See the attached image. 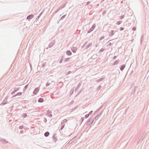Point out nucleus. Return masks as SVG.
<instances>
[{
  "mask_svg": "<svg viewBox=\"0 0 149 149\" xmlns=\"http://www.w3.org/2000/svg\"><path fill=\"white\" fill-rule=\"evenodd\" d=\"M95 24H94L91 27V28L87 31V33H89L90 32H91V31H93L94 29L95 28Z\"/></svg>",
  "mask_w": 149,
  "mask_h": 149,
  "instance_id": "obj_1",
  "label": "nucleus"
},
{
  "mask_svg": "<svg viewBox=\"0 0 149 149\" xmlns=\"http://www.w3.org/2000/svg\"><path fill=\"white\" fill-rule=\"evenodd\" d=\"M55 42L54 40H53L50 42L49 45L48 46L49 48L52 47L55 44Z\"/></svg>",
  "mask_w": 149,
  "mask_h": 149,
  "instance_id": "obj_2",
  "label": "nucleus"
},
{
  "mask_svg": "<svg viewBox=\"0 0 149 149\" xmlns=\"http://www.w3.org/2000/svg\"><path fill=\"white\" fill-rule=\"evenodd\" d=\"M34 17V15L32 14L29 15L27 17V19L30 20L31 19Z\"/></svg>",
  "mask_w": 149,
  "mask_h": 149,
  "instance_id": "obj_3",
  "label": "nucleus"
},
{
  "mask_svg": "<svg viewBox=\"0 0 149 149\" xmlns=\"http://www.w3.org/2000/svg\"><path fill=\"white\" fill-rule=\"evenodd\" d=\"M77 50V47H73L71 48V50L72 52L73 53H76V51Z\"/></svg>",
  "mask_w": 149,
  "mask_h": 149,
  "instance_id": "obj_4",
  "label": "nucleus"
},
{
  "mask_svg": "<svg viewBox=\"0 0 149 149\" xmlns=\"http://www.w3.org/2000/svg\"><path fill=\"white\" fill-rule=\"evenodd\" d=\"M53 81H52L51 80H49L48 81V82L46 84V86L47 87L49 85H50L51 84H51L52 82H53Z\"/></svg>",
  "mask_w": 149,
  "mask_h": 149,
  "instance_id": "obj_5",
  "label": "nucleus"
},
{
  "mask_svg": "<svg viewBox=\"0 0 149 149\" xmlns=\"http://www.w3.org/2000/svg\"><path fill=\"white\" fill-rule=\"evenodd\" d=\"M65 123H64V122L63 120L62 121V122L61 123V128H60V130H63V128L64 127L65 125Z\"/></svg>",
  "mask_w": 149,
  "mask_h": 149,
  "instance_id": "obj_6",
  "label": "nucleus"
},
{
  "mask_svg": "<svg viewBox=\"0 0 149 149\" xmlns=\"http://www.w3.org/2000/svg\"><path fill=\"white\" fill-rule=\"evenodd\" d=\"M39 91V89L38 88H36L33 92V94L34 95H36L37 93Z\"/></svg>",
  "mask_w": 149,
  "mask_h": 149,
  "instance_id": "obj_7",
  "label": "nucleus"
},
{
  "mask_svg": "<svg viewBox=\"0 0 149 149\" xmlns=\"http://www.w3.org/2000/svg\"><path fill=\"white\" fill-rule=\"evenodd\" d=\"M56 135V133L54 134L53 136V139L54 140V141L56 142L57 140V138L55 136Z\"/></svg>",
  "mask_w": 149,
  "mask_h": 149,
  "instance_id": "obj_8",
  "label": "nucleus"
},
{
  "mask_svg": "<svg viewBox=\"0 0 149 149\" xmlns=\"http://www.w3.org/2000/svg\"><path fill=\"white\" fill-rule=\"evenodd\" d=\"M72 52L70 50H68L66 51V54L68 56H70L72 55Z\"/></svg>",
  "mask_w": 149,
  "mask_h": 149,
  "instance_id": "obj_9",
  "label": "nucleus"
},
{
  "mask_svg": "<svg viewBox=\"0 0 149 149\" xmlns=\"http://www.w3.org/2000/svg\"><path fill=\"white\" fill-rule=\"evenodd\" d=\"M114 30H112L111 31V32L109 33V36H112L114 34Z\"/></svg>",
  "mask_w": 149,
  "mask_h": 149,
  "instance_id": "obj_10",
  "label": "nucleus"
},
{
  "mask_svg": "<svg viewBox=\"0 0 149 149\" xmlns=\"http://www.w3.org/2000/svg\"><path fill=\"white\" fill-rule=\"evenodd\" d=\"M1 141L3 144H5L6 143H8V141H6V140L4 139H1Z\"/></svg>",
  "mask_w": 149,
  "mask_h": 149,
  "instance_id": "obj_11",
  "label": "nucleus"
},
{
  "mask_svg": "<svg viewBox=\"0 0 149 149\" xmlns=\"http://www.w3.org/2000/svg\"><path fill=\"white\" fill-rule=\"evenodd\" d=\"M19 90V89L18 88H16V89H15L13 91L11 92V94L13 95L14 94L15 92Z\"/></svg>",
  "mask_w": 149,
  "mask_h": 149,
  "instance_id": "obj_12",
  "label": "nucleus"
},
{
  "mask_svg": "<svg viewBox=\"0 0 149 149\" xmlns=\"http://www.w3.org/2000/svg\"><path fill=\"white\" fill-rule=\"evenodd\" d=\"M81 85V84L80 83H79V84L77 85V87H76V88H75V91H76L79 89V88L80 87Z\"/></svg>",
  "mask_w": 149,
  "mask_h": 149,
  "instance_id": "obj_13",
  "label": "nucleus"
},
{
  "mask_svg": "<svg viewBox=\"0 0 149 149\" xmlns=\"http://www.w3.org/2000/svg\"><path fill=\"white\" fill-rule=\"evenodd\" d=\"M6 98H7V97L3 101L2 104L3 105H5L8 102Z\"/></svg>",
  "mask_w": 149,
  "mask_h": 149,
  "instance_id": "obj_14",
  "label": "nucleus"
},
{
  "mask_svg": "<svg viewBox=\"0 0 149 149\" xmlns=\"http://www.w3.org/2000/svg\"><path fill=\"white\" fill-rule=\"evenodd\" d=\"M76 139L75 137H74L68 143V144H71Z\"/></svg>",
  "mask_w": 149,
  "mask_h": 149,
  "instance_id": "obj_15",
  "label": "nucleus"
},
{
  "mask_svg": "<svg viewBox=\"0 0 149 149\" xmlns=\"http://www.w3.org/2000/svg\"><path fill=\"white\" fill-rule=\"evenodd\" d=\"M22 94V93L20 92H19L16 95H14L13 97H16L17 96H19L21 95Z\"/></svg>",
  "mask_w": 149,
  "mask_h": 149,
  "instance_id": "obj_16",
  "label": "nucleus"
},
{
  "mask_svg": "<svg viewBox=\"0 0 149 149\" xmlns=\"http://www.w3.org/2000/svg\"><path fill=\"white\" fill-rule=\"evenodd\" d=\"M92 43H89L86 46V49H87L89 47H90L92 45Z\"/></svg>",
  "mask_w": 149,
  "mask_h": 149,
  "instance_id": "obj_17",
  "label": "nucleus"
},
{
  "mask_svg": "<svg viewBox=\"0 0 149 149\" xmlns=\"http://www.w3.org/2000/svg\"><path fill=\"white\" fill-rule=\"evenodd\" d=\"M49 133L48 132H45L44 134V136L45 137H47L49 136Z\"/></svg>",
  "mask_w": 149,
  "mask_h": 149,
  "instance_id": "obj_18",
  "label": "nucleus"
},
{
  "mask_svg": "<svg viewBox=\"0 0 149 149\" xmlns=\"http://www.w3.org/2000/svg\"><path fill=\"white\" fill-rule=\"evenodd\" d=\"M44 101V99L43 98H40L38 100V102H42Z\"/></svg>",
  "mask_w": 149,
  "mask_h": 149,
  "instance_id": "obj_19",
  "label": "nucleus"
},
{
  "mask_svg": "<svg viewBox=\"0 0 149 149\" xmlns=\"http://www.w3.org/2000/svg\"><path fill=\"white\" fill-rule=\"evenodd\" d=\"M119 60H118L115 61V62H114L113 63L114 65H116L117 64L119 63Z\"/></svg>",
  "mask_w": 149,
  "mask_h": 149,
  "instance_id": "obj_20",
  "label": "nucleus"
},
{
  "mask_svg": "<svg viewBox=\"0 0 149 149\" xmlns=\"http://www.w3.org/2000/svg\"><path fill=\"white\" fill-rule=\"evenodd\" d=\"M95 119V118H91L90 120L91 121V125L93 123V122H94V120Z\"/></svg>",
  "mask_w": 149,
  "mask_h": 149,
  "instance_id": "obj_21",
  "label": "nucleus"
},
{
  "mask_svg": "<svg viewBox=\"0 0 149 149\" xmlns=\"http://www.w3.org/2000/svg\"><path fill=\"white\" fill-rule=\"evenodd\" d=\"M104 79V78H101L97 80V82H100L101 81H102Z\"/></svg>",
  "mask_w": 149,
  "mask_h": 149,
  "instance_id": "obj_22",
  "label": "nucleus"
},
{
  "mask_svg": "<svg viewBox=\"0 0 149 149\" xmlns=\"http://www.w3.org/2000/svg\"><path fill=\"white\" fill-rule=\"evenodd\" d=\"M102 112H101L99 114L97 115L95 117V119H96L99 116H100L102 114Z\"/></svg>",
  "mask_w": 149,
  "mask_h": 149,
  "instance_id": "obj_23",
  "label": "nucleus"
},
{
  "mask_svg": "<svg viewBox=\"0 0 149 149\" xmlns=\"http://www.w3.org/2000/svg\"><path fill=\"white\" fill-rule=\"evenodd\" d=\"M91 123V121L90 120H89V121L87 123L86 125H90V126H91V123Z\"/></svg>",
  "mask_w": 149,
  "mask_h": 149,
  "instance_id": "obj_24",
  "label": "nucleus"
},
{
  "mask_svg": "<svg viewBox=\"0 0 149 149\" xmlns=\"http://www.w3.org/2000/svg\"><path fill=\"white\" fill-rule=\"evenodd\" d=\"M120 69L122 71L125 67V66H121Z\"/></svg>",
  "mask_w": 149,
  "mask_h": 149,
  "instance_id": "obj_25",
  "label": "nucleus"
},
{
  "mask_svg": "<svg viewBox=\"0 0 149 149\" xmlns=\"http://www.w3.org/2000/svg\"><path fill=\"white\" fill-rule=\"evenodd\" d=\"M122 21H119L116 23V24H117L118 25H119L122 23Z\"/></svg>",
  "mask_w": 149,
  "mask_h": 149,
  "instance_id": "obj_26",
  "label": "nucleus"
},
{
  "mask_svg": "<svg viewBox=\"0 0 149 149\" xmlns=\"http://www.w3.org/2000/svg\"><path fill=\"white\" fill-rule=\"evenodd\" d=\"M28 84L26 85L23 89L24 91H25L28 88Z\"/></svg>",
  "mask_w": 149,
  "mask_h": 149,
  "instance_id": "obj_27",
  "label": "nucleus"
},
{
  "mask_svg": "<svg viewBox=\"0 0 149 149\" xmlns=\"http://www.w3.org/2000/svg\"><path fill=\"white\" fill-rule=\"evenodd\" d=\"M27 114L26 113H24L22 114V116L24 117H26L27 116Z\"/></svg>",
  "mask_w": 149,
  "mask_h": 149,
  "instance_id": "obj_28",
  "label": "nucleus"
},
{
  "mask_svg": "<svg viewBox=\"0 0 149 149\" xmlns=\"http://www.w3.org/2000/svg\"><path fill=\"white\" fill-rule=\"evenodd\" d=\"M70 59V58H66L65 59V60H64L65 62L67 61H69Z\"/></svg>",
  "mask_w": 149,
  "mask_h": 149,
  "instance_id": "obj_29",
  "label": "nucleus"
},
{
  "mask_svg": "<svg viewBox=\"0 0 149 149\" xmlns=\"http://www.w3.org/2000/svg\"><path fill=\"white\" fill-rule=\"evenodd\" d=\"M125 17V15H123L120 17V19H123Z\"/></svg>",
  "mask_w": 149,
  "mask_h": 149,
  "instance_id": "obj_30",
  "label": "nucleus"
},
{
  "mask_svg": "<svg viewBox=\"0 0 149 149\" xmlns=\"http://www.w3.org/2000/svg\"><path fill=\"white\" fill-rule=\"evenodd\" d=\"M64 58V56H62V58H61V60L59 62V63H61V62H62V60H63V58Z\"/></svg>",
  "mask_w": 149,
  "mask_h": 149,
  "instance_id": "obj_31",
  "label": "nucleus"
},
{
  "mask_svg": "<svg viewBox=\"0 0 149 149\" xmlns=\"http://www.w3.org/2000/svg\"><path fill=\"white\" fill-rule=\"evenodd\" d=\"M104 48H102L100 50L99 52H102L104 51Z\"/></svg>",
  "mask_w": 149,
  "mask_h": 149,
  "instance_id": "obj_32",
  "label": "nucleus"
},
{
  "mask_svg": "<svg viewBox=\"0 0 149 149\" xmlns=\"http://www.w3.org/2000/svg\"><path fill=\"white\" fill-rule=\"evenodd\" d=\"M89 114H87L85 115V117L86 118H87L88 117H89Z\"/></svg>",
  "mask_w": 149,
  "mask_h": 149,
  "instance_id": "obj_33",
  "label": "nucleus"
},
{
  "mask_svg": "<svg viewBox=\"0 0 149 149\" xmlns=\"http://www.w3.org/2000/svg\"><path fill=\"white\" fill-rule=\"evenodd\" d=\"M101 88V86L100 85H99L98 86V88H97V89L98 90V91H99L100 89V88Z\"/></svg>",
  "mask_w": 149,
  "mask_h": 149,
  "instance_id": "obj_34",
  "label": "nucleus"
},
{
  "mask_svg": "<svg viewBox=\"0 0 149 149\" xmlns=\"http://www.w3.org/2000/svg\"><path fill=\"white\" fill-rule=\"evenodd\" d=\"M104 36H102V37H101L100 38V40H101L102 39H104Z\"/></svg>",
  "mask_w": 149,
  "mask_h": 149,
  "instance_id": "obj_35",
  "label": "nucleus"
},
{
  "mask_svg": "<svg viewBox=\"0 0 149 149\" xmlns=\"http://www.w3.org/2000/svg\"><path fill=\"white\" fill-rule=\"evenodd\" d=\"M66 16V15H63L61 17V19H63L64 18H65V17Z\"/></svg>",
  "mask_w": 149,
  "mask_h": 149,
  "instance_id": "obj_36",
  "label": "nucleus"
},
{
  "mask_svg": "<svg viewBox=\"0 0 149 149\" xmlns=\"http://www.w3.org/2000/svg\"><path fill=\"white\" fill-rule=\"evenodd\" d=\"M132 30L133 31H135L136 30V27L134 26V27H133L132 29Z\"/></svg>",
  "mask_w": 149,
  "mask_h": 149,
  "instance_id": "obj_37",
  "label": "nucleus"
},
{
  "mask_svg": "<svg viewBox=\"0 0 149 149\" xmlns=\"http://www.w3.org/2000/svg\"><path fill=\"white\" fill-rule=\"evenodd\" d=\"M124 28L123 27H121L120 28V31H123L124 30Z\"/></svg>",
  "mask_w": 149,
  "mask_h": 149,
  "instance_id": "obj_38",
  "label": "nucleus"
},
{
  "mask_svg": "<svg viewBox=\"0 0 149 149\" xmlns=\"http://www.w3.org/2000/svg\"><path fill=\"white\" fill-rule=\"evenodd\" d=\"M84 117H82L81 118V123H82L83 121L84 120Z\"/></svg>",
  "mask_w": 149,
  "mask_h": 149,
  "instance_id": "obj_39",
  "label": "nucleus"
},
{
  "mask_svg": "<svg viewBox=\"0 0 149 149\" xmlns=\"http://www.w3.org/2000/svg\"><path fill=\"white\" fill-rule=\"evenodd\" d=\"M23 127H23V126H22V125L20 126L19 127V129H22L23 128Z\"/></svg>",
  "mask_w": 149,
  "mask_h": 149,
  "instance_id": "obj_40",
  "label": "nucleus"
},
{
  "mask_svg": "<svg viewBox=\"0 0 149 149\" xmlns=\"http://www.w3.org/2000/svg\"><path fill=\"white\" fill-rule=\"evenodd\" d=\"M71 72L70 71H69V72H67V73H66V75H68L69 74H70Z\"/></svg>",
  "mask_w": 149,
  "mask_h": 149,
  "instance_id": "obj_41",
  "label": "nucleus"
},
{
  "mask_svg": "<svg viewBox=\"0 0 149 149\" xmlns=\"http://www.w3.org/2000/svg\"><path fill=\"white\" fill-rule=\"evenodd\" d=\"M143 39V36H142L141 38V40H140V42L141 43H142V42Z\"/></svg>",
  "mask_w": 149,
  "mask_h": 149,
  "instance_id": "obj_42",
  "label": "nucleus"
},
{
  "mask_svg": "<svg viewBox=\"0 0 149 149\" xmlns=\"http://www.w3.org/2000/svg\"><path fill=\"white\" fill-rule=\"evenodd\" d=\"M117 58V56H114L113 58V60H115Z\"/></svg>",
  "mask_w": 149,
  "mask_h": 149,
  "instance_id": "obj_43",
  "label": "nucleus"
},
{
  "mask_svg": "<svg viewBox=\"0 0 149 149\" xmlns=\"http://www.w3.org/2000/svg\"><path fill=\"white\" fill-rule=\"evenodd\" d=\"M106 10H104L103 11V13H102V14H103V15H104V14L106 13Z\"/></svg>",
  "mask_w": 149,
  "mask_h": 149,
  "instance_id": "obj_44",
  "label": "nucleus"
},
{
  "mask_svg": "<svg viewBox=\"0 0 149 149\" xmlns=\"http://www.w3.org/2000/svg\"><path fill=\"white\" fill-rule=\"evenodd\" d=\"M87 42H86L83 45V47H84L87 44Z\"/></svg>",
  "mask_w": 149,
  "mask_h": 149,
  "instance_id": "obj_45",
  "label": "nucleus"
},
{
  "mask_svg": "<svg viewBox=\"0 0 149 149\" xmlns=\"http://www.w3.org/2000/svg\"><path fill=\"white\" fill-rule=\"evenodd\" d=\"M93 112V111H90L89 112V113H88V114H89V115H91V114Z\"/></svg>",
  "mask_w": 149,
  "mask_h": 149,
  "instance_id": "obj_46",
  "label": "nucleus"
},
{
  "mask_svg": "<svg viewBox=\"0 0 149 149\" xmlns=\"http://www.w3.org/2000/svg\"><path fill=\"white\" fill-rule=\"evenodd\" d=\"M90 3V2L88 1L87 2V3H86V5L87 6V5H88Z\"/></svg>",
  "mask_w": 149,
  "mask_h": 149,
  "instance_id": "obj_47",
  "label": "nucleus"
},
{
  "mask_svg": "<svg viewBox=\"0 0 149 149\" xmlns=\"http://www.w3.org/2000/svg\"><path fill=\"white\" fill-rule=\"evenodd\" d=\"M64 123L65 122H66L67 121V120L66 119H65L63 120Z\"/></svg>",
  "mask_w": 149,
  "mask_h": 149,
  "instance_id": "obj_48",
  "label": "nucleus"
},
{
  "mask_svg": "<svg viewBox=\"0 0 149 149\" xmlns=\"http://www.w3.org/2000/svg\"><path fill=\"white\" fill-rule=\"evenodd\" d=\"M83 89H82L79 92V93H78V95H79L82 91H83Z\"/></svg>",
  "mask_w": 149,
  "mask_h": 149,
  "instance_id": "obj_49",
  "label": "nucleus"
},
{
  "mask_svg": "<svg viewBox=\"0 0 149 149\" xmlns=\"http://www.w3.org/2000/svg\"><path fill=\"white\" fill-rule=\"evenodd\" d=\"M47 119H46V118H45V120H44V122L45 123H46L47 122Z\"/></svg>",
  "mask_w": 149,
  "mask_h": 149,
  "instance_id": "obj_50",
  "label": "nucleus"
},
{
  "mask_svg": "<svg viewBox=\"0 0 149 149\" xmlns=\"http://www.w3.org/2000/svg\"><path fill=\"white\" fill-rule=\"evenodd\" d=\"M43 13V12H41L40 14V15H39V17H40L42 15V14Z\"/></svg>",
  "mask_w": 149,
  "mask_h": 149,
  "instance_id": "obj_51",
  "label": "nucleus"
},
{
  "mask_svg": "<svg viewBox=\"0 0 149 149\" xmlns=\"http://www.w3.org/2000/svg\"><path fill=\"white\" fill-rule=\"evenodd\" d=\"M43 13V12H41L40 14V15H39V17H40L42 15V14Z\"/></svg>",
  "mask_w": 149,
  "mask_h": 149,
  "instance_id": "obj_52",
  "label": "nucleus"
},
{
  "mask_svg": "<svg viewBox=\"0 0 149 149\" xmlns=\"http://www.w3.org/2000/svg\"><path fill=\"white\" fill-rule=\"evenodd\" d=\"M49 116L50 117H51L52 116V114H50V115H49Z\"/></svg>",
  "mask_w": 149,
  "mask_h": 149,
  "instance_id": "obj_53",
  "label": "nucleus"
},
{
  "mask_svg": "<svg viewBox=\"0 0 149 149\" xmlns=\"http://www.w3.org/2000/svg\"><path fill=\"white\" fill-rule=\"evenodd\" d=\"M112 45V44H111V42H110L109 43V45L110 46L111 45Z\"/></svg>",
  "mask_w": 149,
  "mask_h": 149,
  "instance_id": "obj_54",
  "label": "nucleus"
},
{
  "mask_svg": "<svg viewBox=\"0 0 149 149\" xmlns=\"http://www.w3.org/2000/svg\"><path fill=\"white\" fill-rule=\"evenodd\" d=\"M136 91V89L135 88L134 92V93L135 92V91Z\"/></svg>",
  "mask_w": 149,
  "mask_h": 149,
  "instance_id": "obj_55",
  "label": "nucleus"
},
{
  "mask_svg": "<svg viewBox=\"0 0 149 149\" xmlns=\"http://www.w3.org/2000/svg\"><path fill=\"white\" fill-rule=\"evenodd\" d=\"M20 132L22 133H23V130H21L20 131Z\"/></svg>",
  "mask_w": 149,
  "mask_h": 149,
  "instance_id": "obj_56",
  "label": "nucleus"
},
{
  "mask_svg": "<svg viewBox=\"0 0 149 149\" xmlns=\"http://www.w3.org/2000/svg\"><path fill=\"white\" fill-rule=\"evenodd\" d=\"M40 17H39V15L38 16V17H37V18H38V19L40 18Z\"/></svg>",
  "mask_w": 149,
  "mask_h": 149,
  "instance_id": "obj_57",
  "label": "nucleus"
},
{
  "mask_svg": "<svg viewBox=\"0 0 149 149\" xmlns=\"http://www.w3.org/2000/svg\"><path fill=\"white\" fill-rule=\"evenodd\" d=\"M59 10H57L56 11V13Z\"/></svg>",
  "mask_w": 149,
  "mask_h": 149,
  "instance_id": "obj_58",
  "label": "nucleus"
},
{
  "mask_svg": "<svg viewBox=\"0 0 149 149\" xmlns=\"http://www.w3.org/2000/svg\"><path fill=\"white\" fill-rule=\"evenodd\" d=\"M30 67H31V69H32V66L31 65V66H30Z\"/></svg>",
  "mask_w": 149,
  "mask_h": 149,
  "instance_id": "obj_59",
  "label": "nucleus"
},
{
  "mask_svg": "<svg viewBox=\"0 0 149 149\" xmlns=\"http://www.w3.org/2000/svg\"><path fill=\"white\" fill-rule=\"evenodd\" d=\"M42 65H45L44 63H43L42 64Z\"/></svg>",
  "mask_w": 149,
  "mask_h": 149,
  "instance_id": "obj_60",
  "label": "nucleus"
},
{
  "mask_svg": "<svg viewBox=\"0 0 149 149\" xmlns=\"http://www.w3.org/2000/svg\"><path fill=\"white\" fill-rule=\"evenodd\" d=\"M95 47H97V45H96Z\"/></svg>",
  "mask_w": 149,
  "mask_h": 149,
  "instance_id": "obj_61",
  "label": "nucleus"
},
{
  "mask_svg": "<svg viewBox=\"0 0 149 149\" xmlns=\"http://www.w3.org/2000/svg\"><path fill=\"white\" fill-rule=\"evenodd\" d=\"M29 64H30V65H31L30 63H29Z\"/></svg>",
  "mask_w": 149,
  "mask_h": 149,
  "instance_id": "obj_62",
  "label": "nucleus"
},
{
  "mask_svg": "<svg viewBox=\"0 0 149 149\" xmlns=\"http://www.w3.org/2000/svg\"><path fill=\"white\" fill-rule=\"evenodd\" d=\"M42 67H43L44 66L42 65Z\"/></svg>",
  "mask_w": 149,
  "mask_h": 149,
  "instance_id": "obj_63",
  "label": "nucleus"
},
{
  "mask_svg": "<svg viewBox=\"0 0 149 149\" xmlns=\"http://www.w3.org/2000/svg\"><path fill=\"white\" fill-rule=\"evenodd\" d=\"M38 67H37V68L38 69Z\"/></svg>",
  "mask_w": 149,
  "mask_h": 149,
  "instance_id": "obj_64",
  "label": "nucleus"
}]
</instances>
